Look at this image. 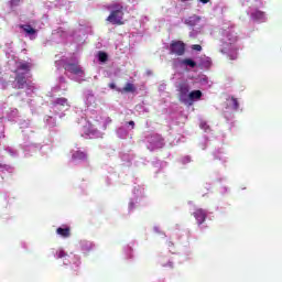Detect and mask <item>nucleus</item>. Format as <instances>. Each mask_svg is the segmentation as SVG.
Listing matches in <instances>:
<instances>
[{"mask_svg":"<svg viewBox=\"0 0 282 282\" xmlns=\"http://www.w3.org/2000/svg\"><path fill=\"white\" fill-rule=\"evenodd\" d=\"M251 19L254 21H265V12L257 10L251 13Z\"/></svg>","mask_w":282,"mask_h":282,"instance_id":"f8f14e48","label":"nucleus"},{"mask_svg":"<svg viewBox=\"0 0 282 282\" xmlns=\"http://www.w3.org/2000/svg\"><path fill=\"white\" fill-rule=\"evenodd\" d=\"M124 94H134L135 91V85L131 84V83H127L126 86L122 88V90Z\"/></svg>","mask_w":282,"mask_h":282,"instance_id":"4468645a","label":"nucleus"},{"mask_svg":"<svg viewBox=\"0 0 282 282\" xmlns=\"http://www.w3.org/2000/svg\"><path fill=\"white\" fill-rule=\"evenodd\" d=\"M237 41V33H228L227 39L223 42L221 53L226 54L230 61H237L239 57Z\"/></svg>","mask_w":282,"mask_h":282,"instance_id":"f257e3e1","label":"nucleus"},{"mask_svg":"<svg viewBox=\"0 0 282 282\" xmlns=\"http://www.w3.org/2000/svg\"><path fill=\"white\" fill-rule=\"evenodd\" d=\"M2 165H1V163H0V167H1Z\"/></svg>","mask_w":282,"mask_h":282,"instance_id":"cd10ccee","label":"nucleus"},{"mask_svg":"<svg viewBox=\"0 0 282 282\" xmlns=\"http://www.w3.org/2000/svg\"><path fill=\"white\" fill-rule=\"evenodd\" d=\"M98 58H99L100 63H107V61H109V55H107V53H105L102 51H99Z\"/></svg>","mask_w":282,"mask_h":282,"instance_id":"a211bd4d","label":"nucleus"},{"mask_svg":"<svg viewBox=\"0 0 282 282\" xmlns=\"http://www.w3.org/2000/svg\"><path fill=\"white\" fill-rule=\"evenodd\" d=\"M231 108L237 111V109H239V100H237V98L231 97Z\"/></svg>","mask_w":282,"mask_h":282,"instance_id":"6ab92c4d","label":"nucleus"},{"mask_svg":"<svg viewBox=\"0 0 282 282\" xmlns=\"http://www.w3.org/2000/svg\"><path fill=\"white\" fill-rule=\"evenodd\" d=\"M53 107H67L69 109V101L65 97H59L52 102Z\"/></svg>","mask_w":282,"mask_h":282,"instance_id":"1a4fd4ad","label":"nucleus"},{"mask_svg":"<svg viewBox=\"0 0 282 282\" xmlns=\"http://www.w3.org/2000/svg\"><path fill=\"white\" fill-rule=\"evenodd\" d=\"M87 250H91V243L88 245Z\"/></svg>","mask_w":282,"mask_h":282,"instance_id":"a878e982","label":"nucleus"},{"mask_svg":"<svg viewBox=\"0 0 282 282\" xmlns=\"http://www.w3.org/2000/svg\"><path fill=\"white\" fill-rule=\"evenodd\" d=\"M108 87H109L110 89H116V85H115L113 83H110V84L108 85Z\"/></svg>","mask_w":282,"mask_h":282,"instance_id":"5701e85b","label":"nucleus"},{"mask_svg":"<svg viewBox=\"0 0 282 282\" xmlns=\"http://www.w3.org/2000/svg\"><path fill=\"white\" fill-rule=\"evenodd\" d=\"M197 100H202V90H193L188 94L187 107H193L194 102Z\"/></svg>","mask_w":282,"mask_h":282,"instance_id":"423d86ee","label":"nucleus"},{"mask_svg":"<svg viewBox=\"0 0 282 282\" xmlns=\"http://www.w3.org/2000/svg\"><path fill=\"white\" fill-rule=\"evenodd\" d=\"M188 91H191V89L188 88V85L183 84L180 86L178 100L183 105H186L188 102V94H189Z\"/></svg>","mask_w":282,"mask_h":282,"instance_id":"39448f33","label":"nucleus"},{"mask_svg":"<svg viewBox=\"0 0 282 282\" xmlns=\"http://www.w3.org/2000/svg\"><path fill=\"white\" fill-rule=\"evenodd\" d=\"M183 65H186L187 67H191L192 69H195L197 67V62L191 59V58H185L182 61Z\"/></svg>","mask_w":282,"mask_h":282,"instance_id":"dca6fc26","label":"nucleus"},{"mask_svg":"<svg viewBox=\"0 0 282 282\" xmlns=\"http://www.w3.org/2000/svg\"><path fill=\"white\" fill-rule=\"evenodd\" d=\"M88 155H87V152L85 151H80V150H77L73 153L72 155V159L73 160H80V161H85L87 160Z\"/></svg>","mask_w":282,"mask_h":282,"instance_id":"9b49d317","label":"nucleus"},{"mask_svg":"<svg viewBox=\"0 0 282 282\" xmlns=\"http://www.w3.org/2000/svg\"><path fill=\"white\" fill-rule=\"evenodd\" d=\"M181 1H188V0H181Z\"/></svg>","mask_w":282,"mask_h":282,"instance_id":"bb28decb","label":"nucleus"},{"mask_svg":"<svg viewBox=\"0 0 282 282\" xmlns=\"http://www.w3.org/2000/svg\"><path fill=\"white\" fill-rule=\"evenodd\" d=\"M200 3H208L210 0H198Z\"/></svg>","mask_w":282,"mask_h":282,"instance_id":"393cba45","label":"nucleus"},{"mask_svg":"<svg viewBox=\"0 0 282 282\" xmlns=\"http://www.w3.org/2000/svg\"><path fill=\"white\" fill-rule=\"evenodd\" d=\"M192 50H194L195 52H202V45L194 44V45H192Z\"/></svg>","mask_w":282,"mask_h":282,"instance_id":"412c9836","label":"nucleus"},{"mask_svg":"<svg viewBox=\"0 0 282 282\" xmlns=\"http://www.w3.org/2000/svg\"><path fill=\"white\" fill-rule=\"evenodd\" d=\"M193 215L198 225H202L204 221H206V212H204V209H196Z\"/></svg>","mask_w":282,"mask_h":282,"instance_id":"6e6552de","label":"nucleus"},{"mask_svg":"<svg viewBox=\"0 0 282 282\" xmlns=\"http://www.w3.org/2000/svg\"><path fill=\"white\" fill-rule=\"evenodd\" d=\"M20 28L22 30H24V32L26 34H30V35L36 34V30L34 28H32V25H30V24H22V25H20Z\"/></svg>","mask_w":282,"mask_h":282,"instance_id":"ddd939ff","label":"nucleus"},{"mask_svg":"<svg viewBox=\"0 0 282 282\" xmlns=\"http://www.w3.org/2000/svg\"><path fill=\"white\" fill-rule=\"evenodd\" d=\"M57 235L59 237H63L64 239H67V237L72 236V229L69 227H59L56 229Z\"/></svg>","mask_w":282,"mask_h":282,"instance_id":"9d476101","label":"nucleus"},{"mask_svg":"<svg viewBox=\"0 0 282 282\" xmlns=\"http://www.w3.org/2000/svg\"><path fill=\"white\" fill-rule=\"evenodd\" d=\"M14 74L17 89H25V87H29L28 79L25 78V73H19V70H14Z\"/></svg>","mask_w":282,"mask_h":282,"instance_id":"20e7f679","label":"nucleus"},{"mask_svg":"<svg viewBox=\"0 0 282 282\" xmlns=\"http://www.w3.org/2000/svg\"><path fill=\"white\" fill-rule=\"evenodd\" d=\"M56 254L57 259H63L64 257H67V253L63 249L57 250Z\"/></svg>","mask_w":282,"mask_h":282,"instance_id":"aec40b11","label":"nucleus"},{"mask_svg":"<svg viewBox=\"0 0 282 282\" xmlns=\"http://www.w3.org/2000/svg\"><path fill=\"white\" fill-rule=\"evenodd\" d=\"M64 69L75 75L83 74V68H80L78 64H74V63L65 64Z\"/></svg>","mask_w":282,"mask_h":282,"instance_id":"0eeeda50","label":"nucleus"},{"mask_svg":"<svg viewBox=\"0 0 282 282\" xmlns=\"http://www.w3.org/2000/svg\"><path fill=\"white\" fill-rule=\"evenodd\" d=\"M32 69V64L30 63H20L17 72H30Z\"/></svg>","mask_w":282,"mask_h":282,"instance_id":"2eb2a0df","label":"nucleus"},{"mask_svg":"<svg viewBox=\"0 0 282 282\" xmlns=\"http://www.w3.org/2000/svg\"><path fill=\"white\" fill-rule=\"evenodd\" d=\"M197 21H199V17L193 15L185 20L186 25H191L192 28L196 25Z\"/></svg>","mask_w":282,"mask_h":282,"instance_id":"f3484780","label":"nucleus"},{"mask_svg":"<svg viewBox=\"0 0 282 282\" xmlns=\"http://www.w3.org/2000/svg\"><path fill=\"white\" fill-rule=\"evenodd\" d=\"M169 51L171 55L184 56V54H186V44L182 41H172Z\"/></svg>","mask_w":282,"mask_h":282,"instance_id":"7ed1b4c3","label":"nucleus"},{"mask_svg":"<svg viewBox=\"0 0 282 282\" xmlns=\"http://www.w3.org/2000/svg\"><path fill=\"white\" fill-rule=\"evenodd\" d=\"M112 11L106 19L111 25H124V7L120 3L111 4Z\"/></svg>","mask_w":282,"mask_h":282,"instance_id":"f03ea898","label":"nucleus"},{"mask_svg":"<svg viewBox=\"0 0 282 282\" xmlns=\"http://www.w3.org/2000/svg\"><path fill=\"white\" fill-rule=\"evenodd\" d=\"M128 124H129L130 127H132V129L135 127V122H134V121H129Z\"/></svg>","mask_w":282,"mask_h":282,"instance_id":"b1692460","label":"nucleus"},{"mask_svg":"<svg viewBox=\"0 0 282 282\" xmlns=\"http://www.w3.org/2000/svg\"><path fill=\"white\" fill-rule=\"evenodd\" d=\"M21 3V0H11L10 1V4L12 6V7H17V6H19Z\"/></svg>","mask_w":282,"mask_h":282,"instance_id":"4be33fe9","label":"nucleus"}]
</instances>
